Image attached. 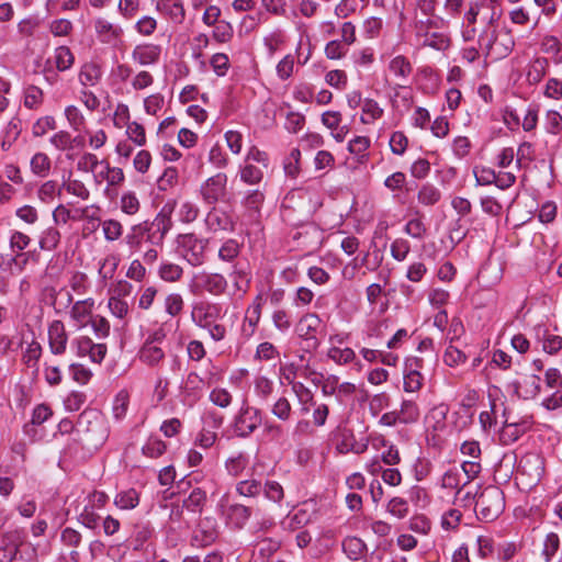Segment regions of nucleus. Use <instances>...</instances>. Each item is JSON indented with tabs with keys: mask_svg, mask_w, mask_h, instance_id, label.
Returning a JSON list of instances; mask_svg holds the SVG:
<instances>
[{
	"mask_svg": "<svg viewBox=\"0 0 562 562\" xmlns=\"http://www.w3.org/2000/svg\"><path fill=\"white\" fill-rule=\"evenodd\" d=\"M390 70L397 77L406 78L412 72V66L404 56H396L390 61Z\"/></svg>",
	"mask_w": 562,
	"mask_h": 562,
	"instance_id": "nucleus-43",
	"label": "nucleus"
},
{
	"mask_svg": "<svg viewBox=\"0 0 562 562\" xmlns=\"http://www.w3.org/2000/svg\"><path fill=\"white\" fill-rule=\"evenodd\" d=\"M61 188L67 191V193L79 198L80 200L87 201L90 198V191L86 187V184L78 179H67L61 183Z\"/></svg>",
	"mask_w": 562,
	"mask_h": 562,
	"instance_id": "nucleus-27",
	"label": "nucleus"
},
{
	"mask_svg": "<svg viewBox=\"0 0 562 562\" xmlns=\"http://www.w3.org/2000/svg\"><path fill=\"white\" fill-rule=\"evenodd\" d=\"M251 516V509L241 504L229 505L226 510V519L228 524L236 529H243Z\"/></svg>",
	"mask_w": 562,
	"mask_h": 562,
	"instance_id": "nucleus-17",
	"label": "nucleus"
},
{
	"mask_svg": "<svg viewBox=\"0 0 562 562\" xmlns=\"http://www.w3.org/2000/svg\"><path fill=\"white\" fill-rule=\"evenodd\" d=\"M205 501L206 494L200 487H194L187 496L180 497L182 506L180 510L178 509V528H181L182 525L187 528L195 525L200 519Z\"/></svg>",
	"mask_w": 562,
	"mask_h": 562,
	"instance_id": "nucleus-2",
	"label": "nucleus"
},
{
	"mask_svg": "<svg viewBox=\"0 0 562 562\" xmlns=\"http://www.w3.org/2000/svg\"><path fill=\"white\" fill-rule=\"evenodd\" d=\"M65 116L74 131L80 132L85 128L86 119L76 105L66 106Z\"/></svg>",
	"mask_w": 562,
	"mask_h": 562,
	"instance_id": "nucleus-36",
	"label": "nucleus"
},
{
	"mask_svg": "<svg viewBox=\"0 0 562 562\" xmlns=\"http://www.w3.org/2000/svg\"><path fill=\"white\" fill-rule=\"evenodd\" d=\"M101 78V70L95 64H86L80 70L79 81L85 87H91L98 83Z\"/></svg>",
	"mask_w": 562,
	"mask_h": 562,
	"instance_id": "nucleus-28",
	"label": "nucleus"
},
{
	"mask_svg": "<svg viewBox=\"0 0 562 562\" xmlns=\"http://www.w3.org/2000/svg\"><path fill=\"white\" fill-rule=\"evenodd\" d=\"M546 131L557 135L562 131V115L554 110H550L546 114Z\"/></svg>",
	"mask_w": 562,
	"mask_h": 562,
	"instance_id": "nucleus-52",
	"label": "nucleus"
},
{
	"mask_svg": "<svg viewBox=\"0 0 562 562\" xmlns=\"http://www.w3.org/2000/svg\"><path fill=\"white\" fill-rule=\"evenodd\" d=\"M61 190L64 189L55 180H47L38 188L37 195L41 201L49 202L56 195H60Z\"/></svg>",
	"mask_w": 562,
	"mask_h": 562,
	"instance_id": "nucleus-39",
	"label": "nucleus"
},
{
	"mask_svg": "<svg viewBox=\"0 0 562 562\" xmlns=\"http://www.w3.org/2000/svg\"><path fill=\"white\" fill-rule=\"evenodd\" d=\"M100 176L106 180L109 187L119 186L124 181L123 170L117 167H110L108 164L105 165V171L100 172Z\"/></svg>",
	"mask_w": 562,
	"mask_h": 562,
	"instance_id": "nucleus-59",
	"label": "nucleus"
},
{
	"mask_svg": "<svg viewBox=\"0 0 562 562\" xmlns=\"http://www.w3.org/2000/svg\"><path fill=\"white\" fill-rule=\"evenodd\" d=\"M370 146V139L366 136H356L353 139H351L348 144V150L350 154L359 155L360 161H362V158L367 157V149Z\"/></svg>",
	"mask_w": 562,
	"mask_h": 562,
	"instance_id": "nucleus-50",
	"label": "nucleus"
},
{
	"mask_svg": "<svg viewBox=\"0 0 562 562\" xmlns=\"http://www.w3.org/2000/svg\"><path fill=\"white\" fill-rule=\"evenodd\" d=\"M68 335L61 321H53L48 326V344L52 353L63 355L66 351Z\"/></svg>",
	"mask_w": 562,
	"mask_h": 562,
	"instance_id": "nucleus-13",
	"label": "nucleus"
},
{
	"mask_svg": "<svg viewBox=\"0 0 562 562\" xmlns=\"http://www.w3.org/2000/svg\"><path fill=\"white\" fill-rule=\"evenodd\" d=\"M549 66L548 59L544 57H539L532 60L527 70V81L530 85L539 83L542 78L546 76L547 68Z\"/></svg>",
	"mask_w": 562,
	"mask_h": 562,
	"instance_id": "nucleus-23",
	"label": "nucleus"
},
{
	"mask_svg": "<svg viewBox=\"0 0 562 562\" xmlns=\"http://www.w3.org/2000/svg\"><path fill=\"white\" fill-rule=\"evenodd\" d=\"M205 243L190 234L178 235V256H181L191 266L196 267L204 262Z\"/></svg>",
	"mask_w": 562,
	"mask_h": 562,
	"instance_id": "nucleus-4",
	"label": "nucleus"
},
{
	"mask_svg": "<svg viewBox=\"0 0 562 562\" xmlns=\"http://www.w3.org/2000/svg\"><path fill=\"white\" fill-rule=\"evenodd\" d=\"M42 102L43 91L35 86L27 87L24 93V105L27 109H36L42 104Z\"/></svg>",
	"mask_w": 562,
	"mask_h": 562,
	"instance_id": "nucleus-47",
	"label": "nucleus"
},
{
	"mask_svg": "<svg viewBox=\"0 0 562 562\" xmlns=\"http://www.w3.org/2000/svg\"><path fill=\"white\" fill-rule=\"evenodd\" d=\"M423 46H428L437 50L446 49L449 46V38L442 33H425Z\"/></svg>",
	"mask_w": 562,
	"mask_h": 562,
	"instance_id": "nucleus-44",
	"label": "nucleus"
},
{
	"mask_svg": "<svg viewBox=\"0 0 562 562\" xmlns=\"http://www.w3.org/2000/svg\"><path fill=\"white\" fill-rule=\"evenodd\" d=\"M408 145V139L402 132H394L390 138V148L394 155L402 156Z\"/></svg>",
	"mask_w": 562,
	"mask_h": 562,
	"instance_id": "nucleus-57",
	"label": "nucleus"
},
{
	"mask_svg": "<svg viewBox=\"0 0 562 562\" xmlns=\"http://www.w3.org/2000/svg\"><path fill=\"white\" fill-rule=\"evenodd\" d=\"M265 201V193L260 189L246 191L241 205L247 210L259 212Z\"/></svg>",
	"mask_w": 562,
	"mask_h": 562,
	"instance_id": "nucleus-31",
	"label": "nucleus"
},
{
	"mask_svg": "<svg viewBox=\"0 0 562 562\" xmlns=\"http://www.w3.org/2000/svg\"><path fill=\"white\" fill-rule=\"evenodd\" d=\"M240 180L249 186L258 184L263 179V172L260 168L254 166L252 164H246L240 168Z\"/></svg>",
	"mask_w": 562,
	"mask_h": 562,
	"instance_id": "nucleus-33",
	"label": "nucleus"
},
{
	"mask_svg": "<svg viewBox=\"0 0 562 562\" xmlns=\"http://www.w3.org/2000/svg\"><path fill=\"white\" fill-rule=\"evenodd\" d=\"M60 540L64 546L69 548H78L82 541V536L74 528L66 527L63 529Z\"/></svg>",
	"mask_w": 562,
	"mask_h": 562,
	"instance_id": "nucleus-60",
	"label": "nucleus"
},
{
	"mask_svg": "<svg viewBox=\"0 0 562 562\" xmlns=\"http://www.w3.org/2000/svg\"><path fill=\"white\" fill-rule=\"evenodd\" d=\"M248 463H249L248 456L244 452H238V453L231 456L225 461V469L229 475L238 476L247 468Z\"/></svg>",
	"mask_w": 562,
	"mask_h": 562,
	"instance_id": "nucleus-25",
	"label": "nucleus"
},
{
	"mask_svg": "<svg viewBox=\"0 0 562 562\" xmlns=\"http://www.w3.org/2000/svg\"><path fill=\"white\" fill-rule=\"evenodd\" d=\"M54 59L56 68L65 71L72 66L75 57L67 46H59L55 49Z\"/></svg>",
	"mask_w": 562,
	"mask_h": 562,
	"instance_id": "nucleus-34",
	"label": "nucleus"
},
{
	"mask_svg": "<svg viewBox=\"0 0 562 562\" xmlns=\"http://www.w3.org/2000/svg\"><path fill=\"white\" fill-rule=\"evenodd\" d=\"M200 193L206 204L213 205L218 201L224 200L227 193V176L224 172H218L206 179L201 188Z\"/></svg>",
	"mask_w": 562,
	"mask_h": 562,
	"instance_id": "nucleus-5",
	"label": "nucleus"
},
{
	"mask_svg": "<svg viewBox=\"0 0 562 562\" xmlns=\"http://www.w3.org/2000/svg\"><path fill=\"white\" fill-rule=\"evenodd\" d=\"M560 546L559 536L555 532L547 535L543 546L542 554L547 562L551 561L553 555L557 553Z\"/></svg>",
	"mask_w": 562,
	"mask_h": 562,
	"instance_id": "nucleus-58",
	"label": "nucleus"
},
{
	"mask_svg": "<svg viewBox=\"0 0 562 562\" xmlns=\"http://www.w3.org/2000/svg\"><path fill=\"white\" fill-rule=\"evenodd\" d=\"M504 507V492L494 485L486 486L475 499V513L480 520H495L503 513Z\"/></svg>",
	"mask_w": 562,
	"mask_h": 562,
	"instance_id": "nucleus-1",
	"label": "nucleus"
},
{
	"mask_svg": "<svg viewBox=\"0 0 562 562\" xmlns=\"http://www.w3.org/2000/svg\"><path fill=\"white\" fill-rule=\"evenodd\" d=\"M222 308L218 304L199 303L191 312L192 321L202 328H207L221 316Z\"/></svg>",
	"mask_w": 562,
	"mask_h": 562,
	"instance_id": "nucleus-11",
	"label": "nucleus"
},
{
	"mask_svg": "<svg viewBox=\"0 0 562 562\" xmlns=\"http://www.w3.org/2000/svg\"><path fill=\"white\" fill-rule=\"evenodd\" d=\"M400 423L411 424L418 419L419 409L415 402L413 401H403L401 411L398 412Z\"/></svg>",
	"mask_w": 562,
	"mask_h": 562,
	"instance_id": "nucleus-40",
	"label": "nucleus"
},
{
	"mask_svg": "<svg viewBox=\"0 0 562 562\" xmlns=\"http://www.w3.org/2000/svg\"><path fill=\"white\" fill-rule=\"evenodd\" d=\"M31 238L23 232L14 231L10 236V248L15 254L13 257L14 263L19 262V258L22 257V251L29 247Z\"/></svg>",
	"mask_w": 562,
	"mask_h": 562,
	"instance_id": "nucleus-24",
	"label": "nucleus"
},
{
	"mask_svg": "<svg viewBox=\"0 0 562 562\" xmlns=\"http://www.w3.org/2000/svg\"><path fill=\"white\" fill-rule=\"evenodd\" d=\"M79 357H89L94 363H101L108 352L105 344L93 342L91 338L82 336L72 341Z\"/></svg>",
	"mask_w": 562,
	"mask_h": 562,
	"instance_id": "nucleus-10",
	"label": "nucleus"
},
{
	"mask_svg": "<svg viewBox=\"0 0 562 562\" xmlns=\"http://www.w3.org/2000/svg\"><path fill=\"white\" fill-rule=\"evenodd\" d=\"M473 173L477 186H491L495 183L496 172L491 168L475 167Z\"/></svg>",
	"mask_w": 562,
	"mask_h": 562,
	"instance_id": "nucleus-49",
	"label": "nucleus"
},
{
	"mask_svg": "<svg viewBox=\"0 0 562 562\" xmlns=\"http://www.w3.org/2000/svg\"><path fill=\"white\" fill-rule=\"evenodd\" d=\"M86 400H87V397H86V395L82 392L72 391L65 398V402H64L65 403V407L69 412H77L86 403Z\"/></svg>",
	"mask_w": 562,
	"mask_h": 562,
	"instance_id": "nucleus-64",
	"label": "nucleus"
},
{
	"mask_svg": "<svg viewBox=\"0 0 562 562\" xmlns=\"http://www.w3.org/2000/svg\"><path fill=\"white\" fill-rule=\"evenodd\" d=\"M321 325L322 319L315 313H307L300 318L296 325V333L304 342L303 349L305 351L311 352L318 348L321 342L317 334Z\"/></svg>",
	"mask_w": 562,
	"mask_h": 562,
	"instance_id": "nucleus-3",
	"label": "nucleus"
},
{
	"mask_svg": "<svg viewBox=\"0 0 562 562\" xmlns=\"http://www.w3.org/2000/svg\"><path fill=\"white\" fill-rule=\"evenodd\" d=\"M273 391V382L267 376H257L255 380V392L262 400H267Z\"/></svg>",
	"mask_w": 562,
	"mask_h": 562,
	"instance_id": "nucleus-63",
	"label": "nucleus"
},
{
	"mask_svg": "<svg viewBox=\"0 0 562 562\" xmlns=\"http://www.w3.org/2000/svg\"><path fill=\"white\" fill-rule=\"evenodd\" d=\"M261 413L258 408L243 405L235 418V432L239 437H248L261 425Z\"/></svg>",
	"mask_w": 562,
	"mask_h": 562,
	"instance_id": "nucleus-6",
	"label": "nucleus"
},
{
	"mask_svg": "<svg viewBox=\"0 0 562 562\" xmlns=\"http://www.w3.org/2000/svg\"><path fill=\"white\" fill-rule=\"evenodd\" d=\"M160 47L151 44L138 45L132 53V58L139 65L146 66L158 60Z\"/></svg>",
	"mask_w": 562,
	"mask_h": 562,
	"instance_id": "nucleus-18",
	"label": "nucleus"
},
{
	"mask_svg": "<svg viewBox=\"0 0 562 562\" xmlns=\"http://www.w3.org/2000/svg\"><path fill=\"white\" fill-rule=\"evenodd\" d=\"M138 494L134 488L123 491L115 496L114 504L121 509H132L138 505Z\"/></svg>",
	"mask_w": 562,
	"mask_h": 562,
	"instance_id": "nucleus-35",
	"label": "nucleus"
},
{
	"mask_svg": "<svg viewBox=\"0 0 562 562\" xmlns=\"http://www.w3.org/2000/svg\"><path fill=\"white\" fill-rule=\"evenodd\" d=\"M194 285L211 294L220 295L226 290L227 281L220 273H202L194 277Z\"/></svg>",
	"mask_w": 562,
	"mask_h": 562,
	"instance_id": "nucleus-12",
	"label": "nucleus"
},
{
	"mask_svg": "<svg viewBox=\"0 0 562 562\" xmlns=\"http://www.w3.org/2000/svg\"><path fill=\"white\" fill-rule=\"evenodd\" d=\"M30 168L34 176L46 178L52 169V159L47 154L37 151L31 158Z\"/></svg>",
	"mask_w": 562,
	"mask_h": 562,
	"instance_id": "nucleus-20",
	"label": "nucleus"
},
{
	"mask_svg": "<svg viewBox=\"0 0 562 562\" xmlns=\"http://www.w3.org/2000/svg\"><path fill=\"white\" fill-rule=\"evenodd\" d=\"M213 518H205L199 522V532L192 537V546L206 547L217 538V530Z\"/></svg>",
	"mask_w": 562,
	"mask_h": 562,
	"instance_id": "nucleus-14",
	"label": "nucleus"
},
{
	"mask_svg": "<svg viewBox=\"0 0 562 562\" xmlns=\"http://www.w3.org/2000/svg\"><path fill=\"white\" fill-rule=\"evenodd\" d=\"M94 30L98 38L105 44H116L122 35V29L112 24L103 18H99L94 22Z\"/></svg>",
	"mask_w": 562,
	"mask_h": 562,
	"instance_id": "nucleus-16",
	"label": "nucleus"
},
{
	"mask_svg": "<svg viewBox=\"0 0 562 562\" xmlns=\"http://www.w3.org/2000/svg\"><path fill=\"white\" fill-rule=\"evenodd\" d=\"M49 143L57 150H69L72 149V136L67 131H58L50 136Z\"/></svg>",
	"mask_w": 562,
	"mask_h": 562,
	"instance_id": "nucleus-42",
	"label": "nucleus"
},
{
	"mask_svg": "<svg viewBox=\"0 0 562 562\" xmlns=\"http://www.w3.org/2000/svg\"><path fill=\"white\" fill-rule=\"evenodd\" d=\"M209 397L214 405L222 408L228 407L233 401L232 394L226 389L222 387L212 390Z\"/></svg>",
	"mask_w": 562,
	"mask_h": 562,
	"instance_id": "nucleus-48",
	"label": "nucleus"
},
{
	"mask_svg": "<svg viewBox=\"0 0 562 562\" xmlns=\"http://www.w3.org/2000/svg\"><path fill=\"white\" fill-rule=\"evenodd\" d=\"M56 128V120L54 116L47 115L40 117L33 125V135L35 137H42L47 132L54 131Z\"/></svg>",
	"mask_w": 562,
	"mask_h": 562,
	"instance_id": "nucleus-46",
	"label": "nucleus"
},
{
	"mask_svg": "<svg viewBox=\"0 0 562 562\" xmlns=\"http://www.w3.org/2000/svg\"><path fill=\"white\" fill-rule=\"evenodd\" d=\"M119 266L117 257L111 255L103 259L99 274L103 280L112 279Z\"/></svg>",
	"mask_w": 562,
	"mask_h": 562,
	"instance_id": "nucleus-54",
	"label": "nucleus"
},
{
	"mask_svg": "<svg viewBox=\"0 0 562 562\" xmlns=\"http://www.w3.org/2000/svg\"><path fill=\"white\" fill-rule=\"evenodd\" d=\"M342 548L349 559L358 560L366 549V543L360 538L349 537L344 540Z\"/></svg>",
	"mask_w": 562,
	"mask_h": 562,
	"instance_id": "nucleus-32",
	"label": "nucleus"
},
{
	"mask_svg": "<svg viewBox=\"0 0 562 562\" xmlns=\"http://www.w3.org/2000/svg\"><path fill=\"white\" fill-rule=\"evenodd\" d=\"M22 131V121L14 116L5 125L3 130L1 149L7 151L16 142Z\"/></svg>",
	"mask_w": 562,
	"mask_h": 562,
	"instance_id": "nucleus-19",
	"label": "nucleus"
},
{
	"mask_svg": "<svg viewBox=\"0 0 562 562\" xmlns=\"http://www.w3.org/2000/svg\"><path fill=\"white\" fill-rule=\"evenodd\" d=\"M262 488L263 484L256 479L244 480L236 485V492L245 497H256L261 494Z\"/></svg>",
	"mask_w": 562,
	"mask_h": 562,
	"instance_id": "nucleus-29",
	"label": "nucleus"
},
{
	"mask_svg": "<svg viewBox=\"0 0 562 562\" xmlns=\"http://www.w3.org/2000/svg\"><path fill=\"white\" fill-rule=\"evenodd\" d=\"M531 427L530 417H521L517 420L506 418L504 426L499 432V441L502 445L509 446L516 442Z\"/></svg>",
	"mask_w": 562,
	"mask_h": 562,
	"instance_id": "nucleus-8",
	"label": "nucleus"
},
{
	"mask_svg": "<svg viewBox=\"0 0 562 562\" xmlns=\"http://www.w3.org/2000/svg\"><path fill=\"white\" fill-rule=\"evenodd\" d=\"M175 210V203L173 202H167L160 212L157 214L156 218L153 221L149 232L154 229L151 234L147 235V239L153 243L157 244L160 240H162L164 236L171 229L172 227V213Z\"/></svg>",
	"mask_w": 562,
	"mask_h": 562,
	"instance_id": "nucleus-7",
	"label": "nucleus"
},
{
	"mask_svg": "<svg viewBox=\"0 0 562 562\" xmlns=\"http://www.w3.org/2000/svg\"><path fill=\"white\" fill-rule=\"evenodd\" d=\"M233 36V26L226 21H218L213 30V37L218 43H226Z\"/></svg>",
	"mask_w": 562,
	"mask_h": 562,
	"instance_id": "nucleus-55",
	"label": "nucleus"
},
{
	"mask_svg": "<svg viewBox=\"0 0 562 562\" xmlns=\"http://www.w3.org/2000/svg\"><path fill=\"white\" fill-rule=\"evenodd\" d=\"M443 360H445L446 364L453 367V366H459L461 363H464L467 360V356L463 351H461L457 347L450 345L446 349V352L443 355Z\"/></svg>",
	"mask_w": 562,
	"mask_h": 562,
	"instance_id": "nucleus-61",
	"label": "nucleus"
},
{
	"mask_svg": "<svg viewBox=\"0 0 562 562\" xmlns=\"http://www.w3.org/2000/svg\"><path fill=\"white\" fill-rule=\"evenodd\" d=\"M94 301L92 299L77 301L70 311V316L77 323L83 325L87 319L91 316Z\"/></svg>",
	"mask_w": 562,
	"mask_h": 562,
	"instance_id": "nucleus-21",
	"label": "nucleus"
},
{
	"mask_svg": "<svg viewBox=\"0 0 562 562\" xmlns=\"http://www.w3.org/2000/svg\"><path fill=\"white\" fill-rule=\"evenodd\" d=\"M139 357L142 361L148 364H155L162 359L164 351L153 342H146L140 349Z\"/></svg>",
	"mask_w": 562,
	"mask_h": 562,
	"instance_id": "nucleus-37",
	"label": "nucleus"
},
{
	"mask_svg": "<svg viewBox=\"0 0 562 562\" xmlns=\"http://www.w3.org/2000/svg\"><path fill=\"white\" fill-rule=\"evenodd\" d=\"M59 240L60 233L54 227H48L42 233L38 244L43 250H54L58 246Z\"/></svg>",
	"mask_w": 562,
	"mask_h": 562,
	"instance_id": "nucleus-41",
	"label": "nucleus"
},
{
	"mask_svg": "<svg viewBox=\"0 0 562 562\" xmlns=\"http://www.w3.org/2000/svg\"><path fill=\"white\" fill-rule=\"evenodd\" d=\"M79 521L89 529H95L99 525L100 516L93 509V506H85L79 515Z\"/></svg>",
	"mask_w": 562,
	"mask_h": 562,
	"instance_id": "nucleus-51",
	"label": "nucleus"
},
{
	"mask_svg": "<svg viewBox=\"0 0 562 562\" xmlns=\"http://www.w3.org/2000/svg\"><path fill=\"white\" fill-rule=\"evenodd\" d=\"M411 250L409 243L406 239L397 238L391 244V255L397 261H403Z\"/></svg>",
	"mask_w": 562,
	"mask_h": 562,
	"instance_id": "nucleus-56",
	"label": "nucleus"
},
{
	"mask_svg": "<svg viewBox=\"0 0 562 562\" xmlns=\"http://www.w3.org/2000/svg\"><path fill=\"white\" fill-rule=\"evenodd\" d=\"M148 234L149 228L147 223L135 225L132 228V233L126 236V241L132 248H139L145 237L146 240L149 241L147 239Z\"/></svg>",
	"mask_w": 562,
	"mask_h": 562,
	"instance_id": "nucleus-38",
	"label": "nucleus"
},
{
	"mask_svg": "<svg viewBox=\"0 0 562 562\" xmlns=\"http://www.w3.org/2000/svg\"><path fill=\"white\" fill-rule=\"evenodd\" d=\"M441 198V192L431 183H425L418 191L417 199L424 205H434Z\"/></svg>",
	"mask_w": 562,
	"mask_h": 562,
	"instance_id": "nucleus-30",
	"label": "nucleus"
},
{
	"mask_svg": "<svg viewBox=\"0 0 562 562\" xmlns=\"http://www.w3.org/2000/svg\"><path fill=\"white\" fill-rule=\"evenodd\" d=\"M203 384V380L196 373H189L181 386V403L187 407H193L202 397Z\"/></svg>",
	"mask_w": 562,
	"mask_h": 562,
	"instance_id": "nucleus-9",
	"label": "nucleus"
},
{
	"mask_svg": "<svg viewBox=\"0 0 562 562\" xmlns=\"http://www.w3.org/2000/svg\"><path fill=\"white\" fill-rule=\"evenodd\" d=\"M387 512L397 518H404L408 512V504L404 498L393 497L387 504Z\"/></svg>",
	"mask_w": 562,
	"mask_h": 562,
	"instance_id": "nucleus-62",
	"label": "nucleus"
},
{
	"mask_svg": "<svg viewBox=\"0 0 562 562\" xmlns=\"http://www.w3.org/2000/svg\"><path fill=\"white\" fill-rule=\"evenodd\" d=\"M479 45L486 56H496L498 46L496 29L485 27L479 35Z\"/></svg>",
	"mask_w": 562,
	"mask_h": 562,
	"instance_id": "nucleus-22",
	"label": "nucleus"
},
{
	"mask_svg": "<svg viewBox=\"0 0 562 562\" xmlns=\"http://www.w3.org/2000/svg\"><path fill=\"white\" fill-rule=\"evenodd\" d=\"M102 231L106 240L113 241L121 237L123 227L115 220H108L102 223Z\"/></svg>",
	"mask_w": 562,
	"mask_h": 562,
	"instance_id": "nucleus-53",
	"label": "nucleus"
},
{
	"mask_svg": "<svg viewBox=\"0 0 562 562\" xmlns=\"http://www.w3.org/2000/svg\"><path fill=\"white\" fill-rule=\"evenodd\" d=\"M206 225L214 232H233L235 229V221L232 215L218 207H213L212 211L209 212L206 216Z\"/></svg>",
	"mask_w": 562,
	"mask_h": 562,
	"instance_id": "nucleus-15",
	"label": "nucleus"
},
{
	"mask_svg": "<svg viewBox=\"0 0 562 562\" xmlns=\"http://www.w3.org/2000/svg\"><path fill=\"white\" fill-rule=\"evenodd\" d=\"M240 246L235 239H227L218 250L220 259L224 261H233L239 254Z\"/></svg>",
	"mask_w": 562,
	"mask_h": 562,
	"instance_id": "nucleus-45",
	"label": "nucleus"
},
{
	"mask_svg": "<svg viewBox=\"0 0 562 562\" xmlns=\"http://www.w3.org/2000/svg\"><path fill=\"white\" fill-rule=\"evenodd\" d=\"M362 113L361 122L363 124H370L373 121L380 119L384 111L379 105V103L372 99H364L362 104Z\"/></svg>",
	"mask_w": 562,
	"mask_h": 562,
	"instance_id": "nucleus-26",
	"label": "nucleus"
}]
</instances>
